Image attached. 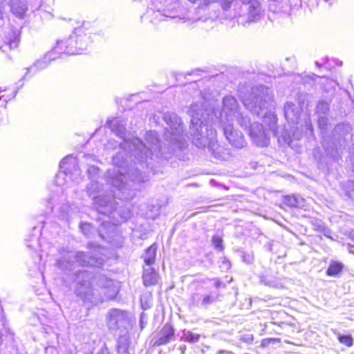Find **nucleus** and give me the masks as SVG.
<instances>
[{"instance_id":"nucleus-1","label":"nucleus","mask_w":354,"mask_h":354,"mask_svg":"<svg viewBox=\"0 0 354 354\" xmlns=\"http://www.w3.org/2000/svg\"><path fill=\"white\" fill-rule=\"evenodd\" d=\"M167 124L164 133V147L160 145L156 131H147L145 140L138 138L127 139L126 122L118 118L108 120L106 125L118 137L123 139L120 144V151L113 156L112 161L116 168L108 170L107 183L113 187L111 203L113 208L111 212L104 214L111 216L113 223L104 221L98 230L99 235L105 239L102 232L108 227L109 230L115 228L116 223L127 221L131 217L129 207L117 206L115 198L129 201L135 196L136 184L148 180L149 171L155 174L156 167L162 160L169 158L186 146L187 135L184 133L182 121L176 113L164 114Z\"/></svg>"},{"instance_id":"nucleus-2","label":"nucleus","mask_w":354,"mask_h":354,"mask_svg":"<svg viewBox=\"0 0 354 354\" xmlns=\"http://www.w3.org/2000/svg\"><path fill=\"white\" fill-rule=\"evenodd\" d=\"M272 93L270 90L264 86H257L252 88L251 91L242 96V102L247 109L254 115L262 118L264 125L271 131L279 140L282 139L284 143L291 147L294 140H299L304 131L303 126L299 128V120L304 100L299 98V104L288 102L284 105V115L289 124L290 132L286 131L284 134L280 135L277 127V117L270 111L272 106Z\"/></svg>"},{"instance_id":"nucleus-3","label":"nucleus","mask_w":354,"mask_h":354,"mask_svg":"<svg viewBox=\"0 0 354 354\" xmlns=\"http://www.w3.org/2000/svg\"><path fill=\"white\" fill-rule=\"evenodd\" d=\"M75 275V294L84 303L97 305L115 299L119 292V283L104 274L93 277L86 270H79Z\"/></svg>"},{"instance_id":"nucleus-4","label":"nucleus","mask_w":354,"mask_h":354,"mask_svg":"<svg viewBox=\"0 0 354 354\" xmlns=\"http://www.w3.org/2000/svg\"><path fill=\"white\" fill-rule=\"evenodd\" d=\"M205 102L202 101L191 104L188 111L191 118L189 133L196 147H207L215 158L223 159V149L216 140V130L209 124V114Z\"/></svg>"},{"instance_id":"nucleus-5","label":"nucleus","mask_w":354,"mask_h":354,"mask_svg":"<svg viewBox=\"0 0 354 354\" xmlns=\"http://www.w3.org/2000/svg\"><path fill=\"white\" fill-rule=\"evenodd\" d=\"M82 28H76L69 38L58 41L56 46L47 53L42 60L37 61L32 66L26 68L27 71L24 77H27L28 73L34 74L39 70L46 68L50 61L59 57L61 54L64 53L68 55L84 54L91 37L86 34L82 35Z\"/></svg>"},{"instance_id":"nucleus-6","label":"nucleus","mask_w":354,"mask_h":354,"mask_svg":"<svg viewBox=\"0 0 354 354\" xmlns=\"http://www.w3.org/2000/svg\"><path fill=\"white\" fill-rule=\"evenodd\" d=\"M88 248L92 252L88 253L67 252L57 261V267L67 272L74 270L76 264L80 266L99 267L102 266L104 262V257L102 253L103 248L92 243L88 244Z\"/></svg>"},{"instance_id":"nucleus-7","label":"nucleus","mask_w":354,"mask_h":354,"mask_svg":"<svg viewBox=\"0 0 354 354\" xmlns=\"http://www.w3.org/2000/svg\"><path fill=\"white\" fill-rule=\"evenodd\" d=\"M216 121L221 124L233 123L237 121L243 128H247L250 118L247 115L240 112L239 106L236 98L232 95H226L223 99V108L221 111H214Z\"/></svg>"},{"instance_id":"nucleus-8","label":"nucleus","mask_w":354,"mask_h":354,"mask_svg":"<svg viewBox=\"0 0 354 354\" xmlns=\"http://www.w3.org/2000/svg\"><path fill=\"white\" fill-rule=\"evenodd\" d=\"M81 179V171L77 159L73 156H66L59 163V171L55 176L58 186L78 183Z\"/></svg>"},{"instance_id":"nucleus-9","label":"nucleus","mask_w":354,"mask_h":354,"mask_svg":"<svg viewBox=\"0 0 354 354\" xmlns=\"http://www.w3.org/2000/svg\"><path fill=\"white\" fill-rule=\"evenodd\" d=\"M101 185L97 180H92L86 186V192L93 201V205L100 214L111 212L113 206L111 203V195L101 194Z\"/></svg>"},{"instance_id":"nucleus-10","label":"nucleus","mask_w":354,"mask_h":354,"mask_svg":"<svg viewBox=\"0 0 354 354\" xmlns=\"http://www.w3.org/2000/svg\"><path fill=\"white\" fill-rule=\"evenodd\" d=\"M352 131V127L349 123H341L337 124L333 131L332 138L330 137L329 149L332 151L333 148L335 153L333 156H330L333 158H335L338 152V145L342 146L344 144L347 137L350 136Z\"/></svg>"},{"instance_id":"nucleus-11","label":"nucleus","mask_w":354,"mask_h":354,"mask_svg":"<svg viewBox=\"0 0 354 354\" xmlns=\"http://www.w3.org/2000/svg\"><path fill=\"white\" fill-rule=\"evenodd\" d=\"M106 321L109 328L112 331H122L129 324L128 313L127 311L112 308L106 315Z\"/></svg>"},{"instance_id":"nucleus-12","label":"nucleus","mask_w":354,"mask_h":354,"mask_svg":"<svg viewBox=\"0 0 354 354\" xmlns=\"http://www.w3.org/2000/svg\"><path fill=\"white\" fill-rule=\"evenodd\" d=\"M248 130V133L252 142L259 147H266L269 145L270 138L267 132V129L264 127L263 124L259 122L248 123V127L245 128Z\"/></svg>"},{"instance_id":"nucleus-13","label":"nucleus","mask_w":354,"mask_h":354,"mask_svg":"<svg viewBox=\"0 0 354 354\" xmlns=\"http://www.w3.org/2000/svg\"><path fill=\"white\" fill-rule=\"evenodd\" d=\"M223 133L229 143L236 149H242L247 145L246 141L240 131L233 127L232 123L221 124Z\"/></svg>"},{"instance_id":"nucleus-14","label":"nucleus","mask_w":354,"mask_h":354,"mask_svg":"<svg viewBox=\"0 0 354 354\" xmlns=\"http://www.w3.org/2000/svg\"><path fill=\"white\" fill-rule=\"evenodd\" d=\"M174 333L175 330L170 324H165L155 336L153 346H158L168 344L174 338Z\"/></svg>"},{"instance_id":"nucleus-15","label":"nucleus","mask_w":354,"mask_h":354,"mask_svg":"<svg viewBox=\"0 0 354 354\" xmlns=\"http://www.w3.org/2000/svg\"><path fill=\"white\" fill-rule=\"evenodd\" d=\"M318 126L321 130L322 134V146L324 148L325 152L327 156H333L335 151V149L333 148L332 151H330L329 149V142H330V137L327 136L326 134V130H327V126H328V119L324 115H319L318 117Z\"/></svg>"},{"instance_id":"nucleus-16","label":"nucleus","mask_w":354,"mask_h":354,"mask_svg":"<svg viewBox=\"0 0 354 354\" xmlns=\"http://www.w3.org/2000/svg\"><path fill=\"white\" fill-rule=\"evenodd\" d=\"M79 212V208L74 204L66 203L62 205L59 209V218L64 223H68L74 218Z\"/></svg>"},{"instance_id":"nucleus-17","label":"nucleus","mask_w":354,"mask_h":354,"mask_svg":"<svg viewBox=\"0 0 354 354\" xmlns=\"http://www.w3.org/2000/svg\"><path fill=\"white\" fill-rule=\"evenodd\" d=\"M158 274L152 268H149L144 270L142 279L145 286L155 285L158 281Z\"/></svg>"},{"instance_id":"nucleus-18","label":"nucleus","mask_w":354,"mask_h":354,"mask_svg":"<svg viewBox=\"0 0 354 354\" xmlns=\"http://www.w3.org/2000/svg\"><path fill=\"white\" fill-rule=\"evenodd\" d=\"M261 8L257 1L252 2L248 8V19L250 22H255L260 19Z\"/></svg>"},{"instance_id":"nucleus-19","label":"nucleus","mask_w":354,"mask_h":354,"mask_svg":"<svg viewBox=\"0 0 354 354\" xmlns=\"http://www.w3.org/2000/svg\"><path fill=\"white\" fill-rule=\"evenodd\" d=\"M157 251V245L156 243L152 244L145 251L142 257L147 266H151L154 263Z\"/></svg>"},{"instance_id":"nucleus-20","label":"nucleus","mask_w":354,"mask_h":354,"mask_svg":"<svg viewBox=\"0 0 354 354\" xmlns=\"http://www.w3.org/2000/svg\"><path fill=\"white\" fill-rule=\"evenodd\" d=\"M20 41V33L18 30H10L5 39V42L10 48H16Z\"/></svg>"},{"instance_id":"nucleus-21","label":"nucleus","mask_w":354,"mask_h":354,"mask_svg":"<svg viewBox=\"0 0 354 354\" xmlns=\"http://www.w3.org/2000/svg\"><path fill=\"white\" fill-rule=\"evenodd\" d=\"M220 294L217 292H210L207 294H203L201 308H207L209 305L219 300Z\"/></svg>"},{"instance_id":"nucleus-22","label":"nucleus","mask_w":354,"mask_h":354,"mask_svg":"<svg viewBox=\"0 0 354 354\" xmlns=\"http://www.w3.org/2000/svg\"><path fill=\"white\" fill-rule=\"evenodd\" d=\"M285 205L291 207H301L304 206V199L299 195L287 196L284 197Z\"/></svg>"},{"instance_id":"nucleus-23","label":"nucleus","mask_w":354,"mask_h":354,"mask_svg":"<svg viewBox=\"0 0 354 354\" xmlns=\"http://www.w3.org/2000/svg\"><path fill=\"white\" fill-rule=\"evenodd\" d=\"M343 268V263L341 262L332 261L326 270V274L330 277H337L342 272Z\"/></svg>"},{"instance_id":"nucleus-24","label":"nucleus","mask_w":354,"mask_h":354,"mask_svg":"<svg viewBox=\"0 0 354 354\" xmlns=\"http://www.w3.org/2000/svg\"><path fill=\"white\" fill-rule=\"evenodd\" d=\"M342 189L343 194L354 201V182L346 180L342 183Z\"/></svg>"},{"instance_id":"nucleus-25","label":"nucleus","mask_w":354,"mask_h":354,"mask_svg":"<svg viewBox=\"0 0 354 354\" xmlns=\"http://www.w3.org/2000/svg\"><path fill=\"white\" fill-rule=\"evenodd\" d=\"M11 10L16 16L21 18L26 11V7L24 3H20L19 5L15 3L14 0H10Z\"/></svg>"},{"instance_id":"nucleus-26","label":"nucleus","mask_w":354,"mask_h":354,"mask_svg":"<svg viewBox=\"0 0 354 354\" xmlns=\"http://www.w3.org/2000/svg\"><path fill=\"white\" fill-rule=\"evenodd\" d=\"M203 294L201 292L192 293L189 299V306L190 308L201 307Z\"/></svg>"},{"instance_id":"nucleus-27","label":"nucleus","mask_w":354,"mask_h":354,"mask_svg":"<svg viewBox=\"0 0 354 354\" xmlns=\"http://www.w3.org/2000/svg\"><path fill=\"white\" fill-rule=\"evenodd\" d=\"M182 338L184 339L185 341L188 342L189 343H195L199 341L201 335L197 333H192L189 330H183Z\"/></svg>"},{"instance_id":"nucleus-28","label":"nucleus","mask_w":354,"mask_h":354,"mask_svg":"<svg viewBox=\"0 0 354 354\" xmlns=\"http://www.w3.org/2000/svg\"><path fill=\"white\" fill-rule=\"evenodd\" d=\"M329 111V104L327 102L320 100L316 106V113L319 115H326Z\"/></svg>"},{"instance_id":"nucleus-29","label":"nucleus","mask_w":354,"mask_h":354,"mask_svg":"<svg viewBox=\"0 0 354 354\" xmlns=\"http://www.w3.org/2000/svg\"><path fill=\"white\" fill-rule=\"evenodd\" d=\"M26 242L27 247L32 250H37V247L39 246L38 235H31L30 239H26Z\"/></svg>"},{"instance_id":"nucleus-30","label":"nucleus","mask_w":354,"mask_h":354,"mask_svg":"<svg viewBox=\"0 0 354 354\" xmlns=\"http://www.w3.org/2000/svg\"><path fill=\"white\" fill-rule=\"evenodd\" d=\"M80 228L82 233L88 237L91 236L92 232L93 230V226L90 223L86 222L80 223Z\"/></svg>"},{"instance_id":"nucleus-31","label":"nucleus","mask_w":354,"mask_h":354,"mask_svg":"<svg viewBox=\"0 0 354 354\" xmlns=\"http://www.w3.org/2000/svg\"><path fill=\"white\" fill-rule=\"evenodd\" d=\"M98 171H99L98 167L93 166V165L88 167V168L87 169V172H88V176H89L91 180H96L97 176L98 174Z\"/></svg>"},{"instance_id":"nucleus-32","label":"nucleus","mask_w":354,"mask_h":354,"mask_svg":"<svg viewBox=\"0 0 354 354\" xmlns=\"http://www.w3.org/2000/svg\"><path fill=\"white\" fill-rule=\"evenodd\" d=\"M338 339L342 344L347 346H351L353 343V339L350 335H339Z\"/></svg>"},{"instance_id":"nucleus-33","label":"nucleus","mask_w":354,"mask_h":354,"mask_svg":"<svg viewBox=\"0 0 354 354\" xmlns=\"http://www.w3.org/2000/svg\"><path fill=\"white\" fill-rule=\"evenodd\" d=\"M212 243L216 249L223 250V240L218 236H214L212 239Z\"/></svg>"},{"instance_id":"nucleus-34","label":"nucleus","mask_w":354,"mask_h":354,"mask_svg":"<svg viewBox=\"0 0 354 354\" xmlns=\"http://www.w3.org/2000/svg\"><path fill=\"white\" fill-rule=\"evenodd\" d=\"M241 259L243 261L245 262V263L251 264L253 263L254 256L252 253H247L243 252L241 254Z\"/></svg>"},{"instance_id":"nucleus-35","label":"nucleus","mask_w":354,"mask_h":354,"mask_svg":"<svg viewBox=\"0 0 354 354\" xmlns=\"http://www.w3.org/2000/svg\"><path fill=\"white\" fill-rule=\"evenodd\" d=\"M254 337L252 334L241 335L240 340L247 344H251L253 342Z\"/></svg>"},{"instance_id":"nucleus-36","label":"nucleus","mask_w":354,"mask_h":354,"mask_svg":"<svg viewBox=\"0 0 354 354\" xmlns=\"http://www.w3.org/2000/svg\"><path fill=\"white\" fill-rule=\"evenodd\" d=\"M5 0H0V26L2 24L3 20V10L5 8Z\"/></svg>"},{"instance_id":"nucleus-37","label":"nucleus","mask_w":354,"mask_h":354,"mask_svg":"<svg viewBox=\"0 0 354 354\" xmlns=\"http://www.w3.org/2000/svg\"><path fill=\"white\" fill-rule=\"evenodd\" d=\"M231 267V263L228 259H227L225 257H223L222 264L221 266V268L224 270H229Z\"/></svg>"},{"instance_id":"nucleus-38","label":"nucleus","mask_w":354,"mask_h":354,"mask_svg":"<svg viewBox=\"0 0 354 354\" xmlns=\"http://www.w3.org/2000/svg\"><path fill=\"white\" fill-rule=\"evenodd\" d=\"M275 342H278V339L274 338H268V339H264L262 340L261 345L263 346H266L270 343H274Z\"/></svg>"},{"instance_id":"nucleus-39","label":"nucleus","mask_w":354,"mask_h":354,"mask_svg":"<svg viewBox=\"0 0 354 354\" xmlns=\"http://www.w3.org/2000/svg\"><path fill=\"white\" fill-rule=\"evenodd\" d=\"M96 354H111L109 349L107 348L106 344L104 346L96 353Z\"/></svg>"},{"instance_id":"nucleus-40","label":"nucleus","mask_w":354,"mask_h":354,"mask_svg":"<svg viewBox=\"0 0 354 354\" xmlns=\"http://www.w3.org/2000/svg\"><path fill=\"white\" fill-rule=\"evenodd\" d=\"M305 128L306 130L309 131L310 133L313 132V126L310 123V120L309 118L305 120Z\"/></svg>"},{"instance_id":"nucleus-41","label":"nucleus","mask_w":354,"mask_h":354,"mask_svg":"<svg viewBox=\"0 0 354 354\" xmlns=\"http://www.w3.org/2000/svg\"><path fill=\"white\" fill-rule=\"evenodd\" d=\"M326 82H327V83L329 85L330 88H332V89H335V86L337 85L336 82L333 81V80H326Z\"/></svg>"},{"instance_id":"nucleus-42","label":"nucleus","mask_w":354,"mask_h":354,"mask_svg":"<svg viewBox=\"0 0 354 354\" xmlns=\"http://www.w3.org/2000/svg\"><path fill=\"white\" fill-rule=\"evenodd\" d=\"M179 19L180 20H182L183 22H186V21H190L192 20V21H197V19H191L190 17H179Z\"/></svg>"},{"instance_id":"nucleus-43","label":"nucleus","mask_w":354,"mask_h":354,"mask_svg":"<svg viewBox=\"0 0 354 354\" xmlns=\"http://www.w3.org/2000/svg\"><path fill=\"white\" fill-rule=\"evenodd\" d=\"M221 285H222L221 281L220 279H215V282H214V286L216 288H219Z\"/></svg>"},{"instance_id":"nucleus-44","label":"nucleus","mask_w":354,"mask_h":354,"mask_svg":"<svg viewBox=\"0 0 354 354\" xmlns=\"http://www.w3.org/2000/svg\"><path fill=\"white\" fill-rule=\"evenodd\" d=\"M218 354H235V353L232 351H230L219 350L218 351Z\"/></svg>"},{"instance_id":"nucleus-45","label":"nucleus","mask_w":354,"mask_h":354,"mask_svg":"<svg viewBox=\"0 0 354 354\" xmlns=\"http://www.w3.org/2000/svg\"><path fill=\"white\" fill-rule=\"evenodd\" d=\"M178 348L181 351V354H184L185 353V351H186V346L185 345H180Z\"/></svg>"},{"instance_id":"nucleus-46","label":"nucleus","mask_w":354,"mask_h":354,"mask_svg":"<svg viewBox=\"0 0 354 354\" xmlns=\"http://www.w3.org/2000/svg\"><path fill=\"white\" fill-rule=\"evenodd\" d=\"M188 1L193 3H199V6H201V4L203 3V0H188Z\"/></svg>"},{"instance_id":"nucleus-47","label":"nucleus","mask_w":354,"mask_h":354,"mask_svg":"<svg viewBox=\"0 0 354 354\" xmlns=\"http://www.w3.org/2000/svg\"><path fill=\"white\" fill-rule=\"evenodd\" d=\"M16 93H17V91H14V92L12 93V96H11L10 97H9V98H6H6H4V101L8 102V100H10L11 98L15 97V95H16Z\"/></svg>"},{"instance_id":"nucleus-48","label":"nucleus","mask_w":354,"mask_h":354,"mask_svg":"<svg viewBox=\"0 0 354 354\" xmlns=\"http://www.w3.org/2000/svg\"><path fill=\"white\" fill-rule=\"evenodd\" d=\"M48 208L50 209V210L53 209V206L52 205V203H51V201H48Z\"/></svg>"},{"instance_id":"nucleus-49","label":"nucleus","mask_w":354,"mask_h":354,"mask_svg":"<svg viewBox=\"0 0 354 354\" xmlns=\"http://www.w3.org/2000/svg\"><path fill=\"white\" fill-rule=\"evenodd\" d=\"M318 76L315 74L313 73L311 75H309V77L312 80H314V77H317Z\"/></svg>"},{"instance_id":"nucleus-50","label":"nucleus","mask_w":354,"mask_h":354,"mask_svg":"<svg viewBox=\"0 0 354 354\" xmlns=\"http://www.w3.org/2000/svg\"><path fill=\"white\" fill-rule=\"evenodd\" d=\"M351 161H352V169L354 171V154H353V156L351 158Z\"/></svg>"},{"instance_id":"nucleus-51","label":"nucleus","mask_w":354,"mask_h":354,"mask_svg":"<svg viewBox=\"0 0 354 354\" xmlns=\"http://www.w3.org/2000/svg\"><path fill=\"white\" fill-rule=\"evenodd\" d=\"M190 86H192V88H194L196 86V82H193V83L190 84Z\"/></svg>"},{"instance_id":"nucleus-52","label":"nucleus","mask_w":354,"mask_h":354,"mask_svg":"<svg viewBox=\"0 0 354 354\" xmlns=\"http://www.w3.org/2000/svg\"><path fill=\"white\" fill-rule=\"evenodd\" d=\"M243 3H249L252 0H241Z\"/></svg>"},{"instance_id":"nucleus-53","label":"nucleus","mask_w":354,"mask_h":354,"mask_svg":"<svg viewBox=\"0 0 354 354\" xmlns=\"http://www.w3.org/2000/svg\"><path fill=\"white\" fill-rule=\"evenodd\" d=\"M3 91L1 89H0V93L2 92ZM4 97V95H0V100L1 98Z\"/></svg>"},{"instance_id":"nucleus-54","label":"nucleus","mask_w":354,"mask_h":354,"mask_svg":"<svg viewBox=\"0 0 354 354\" xmlns=\"http://www.w3.org/2000/svg\"><path fill=\"white\" fill-rule=\"evenodd\" d=\"M315 64H316V65H317V66H320V64H319V63L318 62H315Z\"/></svg>"},{"instance_id":"nucleus-55","label":"nucleus","mask_w":354,"mask_h":354,"mask_svg":"<svg viewBox=\"0 0 354 354\" xmlns=\"http://www.w3.org/2000/svg\"><path fill=\"white\" fill-rule=\"evenodd\" d=\"M245 354H249V353H245Z\"/></svg>"}]
</instances>
